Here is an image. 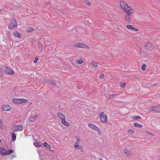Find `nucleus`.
Instances as JSON below:
<instances>
[{"label": "nucleus", "mask_w": 160, "mask_h": 160, "mask_svg": "<svg viewBox=\"0 0 160 160\" xmlns=\"http://www.w3.org/2000/svg\"><path fill=\"white\" fill-rule=\"evenodd\" d=\"M120 4L121 8L126 13L124 17V21L127 22L131 21L132 15L133 14V9L125 2L121 1Z\"/></svg>", "instance_id": "1"}, {"label": "nucleus", "mask_w": 160, "mask_h": 160, "mask_svg": "<svg viewBox=\"0 0 160 160\" xmlns=\"http://www.w3.org/2000/svg\"><path fill=\"white\" fill-rule=\"evenodd\" d=\"M58 118L61 120L62 124L65 126H69V123L66 120L65 116L60 112H58L57 113Z\"/></svg>", "instance_id": "2"}, {"label": "nucleus", "mask_w": 160, "mask_h": 160, "mask_svg": "<svg viewBox=\"0 0 160 160\" xmlns=\"http://www.w3.org/2000/svg\"><path fill=\"white\" fill-rule=\"evenodd\" d=\"M88 127L92 129L97 132L98 134L99 135H102V131L100 128L96 125L93 124L89 123L88 124Z\"/></svg>", "instance_id": "3"}, {"label": "nucleus", "mask_w": 160, "mask_h": 160, "mask_svg": "<svg viewBox=\"0 0 160 160\" xmlns=\"http://www.w3.org/2000/svg\"><path fill=\"white\" fill-rule=\"evenodd\" d=\"M12 101L15 104H19L22 103H26L27 102L28 100L27 99L23 98H13L12 100Z\"/></svg>", "instance_id": "4"}, {"label": "nucleus", "mask_w": 160, "mask_h": 160, "mask_svg": "<svg viewBox=\"0 0 160 160\" xmlns=\"http://www.w3.org/2000/svg\"><path fill=\"white\" fill-rule=\"evenodd\" d=\"M77 141L74 144V147L75 148L79 149L81 151L83 152L84 151L83 148L82 146L80 144V138H77Z\"/></svg>", "instance_id": "5"}, {"label": "nucleus", "mask_w": 160, "mask_h": 160, "mask_svg": "<svg viewBox=\"0 0 160 160\" xmlns=\"http://www.w3.org/2000/svg\"><path fill=\"white\" fill-rule=\"evenodd\" d=\"M13 152V151L12 150L8 149L7 151L4 148H0V153L2 155H9Z\"/></svg>", "instance_id": "6"}, {"label": "nucleus", "mask_w": 160, "mask_h": 160, "mask_svg": "<svg viewBox=\"0 0 160 160\" xmlns=\"http://www.w3.org/2000/svg\"><path fill=\"white\" fill-rule=\"evenodd\" d=\"M100 120L101 122L104 123H107L108 122L107 116L103 112H101L100 114Z\"/></svg>", "instance_id": "7"}, {"label": "nucleus", "mask_w": 160, "mask_h": 160, "mask_svg": "<svg viewBox=\"0 0 160 160\" xmlns=\"http://www.w3.org/2000/svg\"><path fill=\"white\" fill-rule=\"evenodd\" d=\"M18 25L17 20L14 19L11 21V23L8 26V28L10 29H12L13 28H16L18 27Z\"/></svg>", "instance_id": "8"}, {"label": "nucleus", "mask_w": 160, "mask_h": 160, "mask_svg": "<svg viewBox=\"0 0 160 160\" xmlns=\"http://www.w3.org/2000/svg\"><path fill=\"white\" fill-rule=\"evenodd\" d=\"M12 108V106L10 105L4 104L2 105L1 108L3 111L7 112L10 110Z\"/></svg>", "instance_id": "9"}, {"label": "nucleus", "mask_w": 160, "mask_h": 160, "mask_svg": "<svg viewBox=\"0 0 160 160\" xmlns=\"http://www.w3.org/2000/svg\"><path fill=\"white\" fill-rule=\"evenodd\" d=\"M74 47L78 48H88V46L82 43H78L75 44L73 46Z\"/></svg>", "instance_id": "10"}, {"label": "nucleus", "mask_w": 160, "mask_h": 160, "mask_svg": "<svg viewBox=\"0 0 160 160\" xmlns=\"http://www.w3.org/2000/svg\"><path fill=\"white\" fill-rule=\"evenodd\" d=\"M13 129L15 132H20L22 130L23 128L22 125H15L13 127Z\"/></svg>", "instance_id": "11"}, {"label": "nucleus", "mask_w": 160, "mask_h": 160, "mask_svg": "<svg viewBox=\"0 0 160 160\" xmlns=\"http://www.w3.org/2000/svg\"><path fill=\"white\" fill-rule=\"evenodd\" d=\"M5 68L4 71L6 74L10 75H13L14 74V72L12 69L6 67H5Z\"/></svg>", "instance_id": "12"}, {"label": "nucleus", "mask_w": 160, "mask_h": 160, "mask_svg": "<svg viewBox=\"0 0 160 160\" xmlns=\"http://www.w3.org/2000/svg\"><path fill=\"white\" fill-rule=\"evenodd\" d=\"M126 27L128 29H130L135 31H139L138 29L134 28L131 25L129 24L127 25Z\"/></svg>", "instance_id": "13"}, {"label": "nucleus", "mask_w": 160, "mask_h": 160, "mask_svg": "<svg viewBox=\"0 0 160 160\" xmlns=\"http://www.w3.org/2000/svg\"><path fill=\"white\" fill-rule=\"evenodd\" d=\"M146 49L148 50H150L153 48V47L152 46V44L150 42L147 43L145 45Z\"/></svg>", "instance_id": "14"}, {"label": "nucleus", "mask_w": 160, "mask_h": 160, "mask_svg": "<svg viewBox=\"0 0 160 160\" xmlns=\"http://www.w3.org/2000/svg\"><path fill=\"white\" fill-rule=\"evenodd\" d=\"M38 117V116L37 115H35L34 116L30 117L29 118L28 120L29 122H34Z\"/></svg>", "instance_id": "15"}, {"label": "nucleus", "mask_w": 160, "mask_h": 160, "mask_svg": "<svg viewBox=\"0 0 160 160\" xmlns=\"http://www.w3.org/2000/svg\"><path fill=\"white\" fill-rule=\"evenodd\" d=\"M159 107L157 106H154L153 107L151 108L148 110L149 111H156L159 112L158 108Z\"/></svg>", "instance_id": "16"}, {"label": "nucleus", "mask_w": 160, "mask_h": 160, "mask_svg": "<svg viewBox=\"0 0 160 160\" xmlns=\"http://www.w3.org/2000/svg\"><path fill=\"white\" fill-rule=\"evenodd\" d=\"M123 152L127 156H129L131 154L130 150L127 148H125L124 149Z\"/></svg>", "instance_id": "17"}, {"label": "nucleus", "mask_w": 160, "mask_h": 160, "mask_svg": "<svg viewBox=\"0 0 160 160\" xmlns=\"http://www.w3.org/2000/svg\"><path fill=\"white\" fill-rule=\"evenodd\" d=\"M34 145L37 147H39L42 145V144L41 143L38 142L37 141H35L33 143Z\"/></svg>", "instance_id": "18"}, {"label": "nucleus", "mask_w": 160, "mask_h": 160, "mask_svg": "<svg viewBox=\"0 0 160 160\" xmlns=\"http://www.w3.org/2000/svg\"><path fill=\"white\" fill-rule=\"evenodd\" d=\"M34 30V29L33 28L29 27H28L26 29L27 32H32Z\"/></svg>", "instance_id": "19"}, {"label": "nucleus", "mask_w": 160, "mask_h": 160, "mask_svg": "<svg viewBox=\"0 0 160 160\" xmlns=\"http://www.w3.org/2000/svg\"><path fill=\"white\" fill-rule=\"evenodd\" d=\"M134 126L135 127L141 128H142L143 126L142 124H139L137 122H135L134 123Z\"/></svg>", "instance_id": "20"}, {"label": "nucleus", "mask_w": 160, "mask_h": 160, "mask_svg": "<svg viewBox=\"0 0 160 160\" xmlns=\"http://www.w3.org/2000/svg\"><path fill=\"white\" fill-rule=\"evenodd\" d=\"M13 34L16 37H17L18 38L21 37L20 34L17 32L15 31L13 33Z\"/></svg>", "instance_id": "21"}, {"label": "nucleus", "mask_w": 160, "mask_h": 160, "mask_svg": "<svg viewBox=\"0 0 160 160\" xmlns=\"http://www.w3.org/2000/svg\"><path fill=\"white\" fill-rule=\"evenodd\" d=\"M12 141H14L16 139V134L13 133L12 134Z\"/></svg>", "instance_id": "22"}, {"label": "nucleus", "mask_w": 160, "mask_h": 160, "mask_svg": "<svg viewBox=\"0 0 160 160\" xmlns=\"http://www.w3.org/2000/svg\"><path fill=\"white\" fill-rule=\"evenodd\" d=\"M83 62V61L82 59H80L79 60H78L76 62V63L77 64H82Z\"/></svg>", "instance_id": "23"}, {"label": "nucleus", "mask_w": 160, "mask_h": 160, "mask_svg": "<svg viewBox=\"0 0 160 160\" xmlns=\"http://www.w3.org/2000/svg\"><path fill=\"white\" fill-rule=\"evenodd\" d=\"M117 96V94H112L109 96V98L110 99H112L116 97Z\"/></svg>", "instance_id": "24"}, {"label": "nucleus", "mask_w": 160, "mask_h": 160, "mask_svg": "<svg viewBox=\"0 0 160 160\" xmlns=\"http://www.w3.org/2000/svg\"><path fill=\"white\" fill-rule=\"evenodd\" d=\"M0 128L1 129H3V121L1 119H0Z\"/></svg>", "instance_id": "25"}, {"label": "nucleus", "mask_w": 160, "mask_h": 160, "mask_svg": "<svg viewBox=\"0 0 160 160\" xmlns=\"http://www.w3.org/2000/svg\"><path fill=\"white\" fill-rule=\"evenodd\" d=\"M91 64L95 68H96L98 66L97 63L93 62H91Z\"/></svg>", "instance_id": "26"}, {"label": "nucleus", "mask_w": 160, "mask_h": 160, "mask_svg": "<svg viewBox=\"0 0 160 160\" xmlns=\"http://www.w3.org/2000/svg\"><path fill=\"white\" fill-rule=\"evenodd\" d=\"M146 65L145 64H143L142 65V66H141V69L142 71H145L146 69Z\"/></svg>", "instance_id": "27"}, {"label": "nucleus", "mask_w": 160, "mask_h": 160, "mask_svg": "<svg viewBox=\"0 0 160 160\" xmlns=\"http://www.w3.org/2000/svg\"><path fill=\"white\" fill-rule=\"evenodd\" d=\"M48 83L51 85H54L55 84V82L53 81L52 80H50L48 81Z\"/></svg>", "instance_id": "28"}, {"label": "nucleus", "mask_w": 160, "mask_h": 160, "mask_svg": "<svg viewBox=\"0 0 160 160\" xmlns=\"http://www.w3.org/2000/svg\"><path fill=\"white\" fill-rule=\"evenodd\" d=\"M128 133L130 134H133L134 133V131L133 130L131 129L128 130Z\"/></svg>", "instance_id": "29"}, {"label": "nucleus", "mask_w": 160, "mask_h": 160, "mask_svg": "<svg viewBox=\"0 0 160 160\" xmlns=\"http://www.w3.org/2000/svg\"><path fill=\"white\" fill-rule=\"evenodd\" d=\"M43 145L44 147L48 146V148H50V146L48 144L47 142H45L43 143Z\"/></svg>", "instance_id": "30"}, {"label": "nucleus", "mask_w": 160, "mask_h": 160, "mask_svg": "<svg viewBox=\"0 0 160 160\" xmlns=\"http://www.w3.org/2000/svg\"><path fill=\"white\" fill-rule=\"evenodd\" d=\"M140 118V117L139 116H135L133 117L132 118L133 119H138Z\"/></svg>", "instance_id": "31"}, {"label": "nucleus", "mask_w": 160, "mask_h": 160, "mask_svg": "<svg viewBox=\"0 0 160 160\" xmlns=\"http://www.w3.org/2000/svg\"><path fill=\"white\" fill-rule=\"evenodd\" d=\"M38 57H36L35 58V60L33 62L34 63H37V62L38 61Z\"/></svg>", "instance_id": "32"}, {"label": "nucleus", "mask_w": 160, "mask_h": 160, "mask_svg": "<svg viewBox=\"0 0 160 160\" xmlns=\"http://www.w3.org/2000/svg\"><path fill=\"white\" fill-rule=\"evenodd\" d=\"M85 3L88 6H90L91 5V2L89 1H86L85 2Z\"/></svg>", "instance_id": "33"}, {"label": "nucleus", "mask_w": 160, "mask_h": 160, "mask_svg": "<svg viewBox=\"0 0 160 160\" xmlns=\"http://www.w3.org/2000/svg\"><path fill=\"white\" fill-rule=\"evenodd\" d=\"M2 69L0 68V78L2 76Z\"/></svg>", "instance_id": "34"}, {"label": "nucleus", "mask_w": 160, "mask_h": 160, "mask_svg": "<svg viewBox=\"0 0 160 160\" xmlns=\"http://www.w3.org/2000/svg\"><path fill=\"white\" fill-rule=\"evenodd\" d=\"M99 76H100V77L101 78H103L104 77V74H103V73H101L99 75Z\"/></svg>", "instance_id": "35"}, {"label": "nucleus", "mask_w": 160, "mask_h": 160, "mask_svg": "<svg viewBox=\"0 0 160 160\" xmlns=\"http://www.w3.org/2000/svg\"><path fill=\"white\" fill-rule=\"evenodd\" d=\"M126 84V83H123L122 84H120V87L122 88H123V87H125V86Z\"/></svg>", "instance_id": "36"}, {"label": "nucleus", "mask_w": 160, "mask_h": 160, "mask_svg": "<svg viewBox=\"0 0 160 160\" xmlns=\"http://www.w3.org/2000/svg\"><path fill=\"white\" fill-rule=\"evenodd\" d=\"M146 132V133H147V134H150V135H152V134H151V133H150V132Z\"/></svg>", "instance_id": "37"}, {"label": "nucleus", "mask_w": 160, "mask_h": 160, "mask_svg": "<svg viewBox=\"0 0 160 160\" xmlns=\"http://www.w3.org/2000/svg\"><path fill=\"white\" fill-rule=\"evenodd\" d=\"M39 49L41 51H42L43 50V47H41L39 48Z\"/></svg>", "instance_id": "38"}, {"label": "nucleus", "mask_w": 160, "mask_h": 160, "mask_svg": "<svg viewBox=\"0 0 160 160\" xmlns=\"http://www.w3.org/2000/svg\"><path fill=\"white\" fill-rule=\"evenodd\" d=\"M98 160H103L102 158H99Z\"/></svg>", "instance_id": "39"}, {"label": "nucleus", "mask_w": 160, "mask_h": 160, "mask_svg": "<svg viewBox=\"0 0 160 160\" xmlns=\"http://www.w3.org/2000/svg\"><path fill=\"white\" fill-rule=\"evenodd\" d=\"M2 12V10L0 9V13Z\"/></svg>", "instance_id": "40"}, {"label": "nucleus", "mask_w": 160, "mask_h": 160, "mask_svg": "<svg viewBox=\"0 0 160 160\" xmlns=\"http://www.w3.org/2000/svg\"><path fill=\"white\" fill-rule=\"evenodd\" d=\"M1 140L0 139V143H1Z\"/></svg>", "instance_id": "41"}]
</instances>
